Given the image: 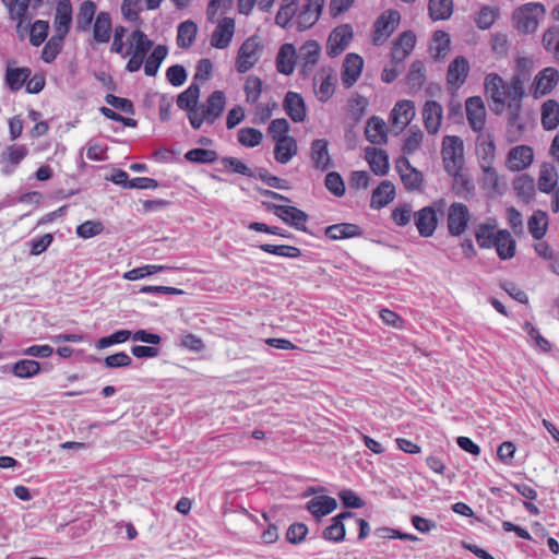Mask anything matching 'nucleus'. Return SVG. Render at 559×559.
Listing matches in <instances>:
<instances>
[{
	"label": "nucleus",
	"instance_id": "f257e3e1",
	"mask_svg": "<svg viewBox=\"0 0 559 559\" xmlns=\"http://www.w3.org/2000/svg\"><path fill=\"white\" fill-rule=\"evenodd\" d=\"M545 7L538 2H528L518 8L513 13V23L518 31L530 34L536 31L538 23L544 19Z\"/></svg>",
	"mask_w": 559,
	"mask_h": 559
},
{
	"label": "nucleus",
	"instance_id": "f03ea898",
	"mask_svg": "<svg viewBox=\"0 0 559 559\" xmlns=\"http://www.w3.org/2000/svg\"><path fill=\"white\" fill-rule=\"evenodd\" d=\"M441 157L445 171H457L464 164V144L460 136L445 135L442 140Z\"/></svg>",
	"mask_w": 559,
	"mask_h": 559
},
{
	"label": "nucleus",
	"instance_id": "7ed1b4c3",
	"mask_svg": "<svg viewBox=\"0 0 559 559\" xmlns=\"http://www.w3.org/2000/svg\"><path fill=\"white\" fill-rule=\"evenodd\" d=\"M262 46L257 37L247 38L239 47L236 58V70L246 73L252 69L260 59Z\"/></svg>",
	"mask_w": 559,
	"mask_h": 559
},
{
	"label": "nucleus",
	"instance_id": "20e7f679",
	"mask_svg": "<svg viewBox=\"0 0 559 559\" xmlns=\"http://www.w3.org/2000/svg\"><path fill=\"white\" fill-rule=\"evenodd\" d=\"M415 104L413 100H399L391 110L389 122L391 130L395 134H400L414 119Z\"/></svg>",
	"mask_w": 559,
	"mask_h": 559
},
{
	"label": "nucleus",
	"instance_id": "39448f33",
	"mask_svg": "<svg viewBox=\"0 0 559 559\" xmlns=\"http://www.w3.org/2000/svg\"><path fill=\"white\" fill-rule=\"evenodd\" d=\"M401 15L396 10L384 11L376 21L372 40L376 45H382L394 33L400 23Z\"/></svg>",
	"mask_w": 559,
	"mask_h": 559
},
{
	"label": "nucleus",
	"instance_id": "423d86ee",
	"mask_svg": "<svg viewBox=\"0 0 559 559\" xmlns=\"http://www.w3.org/2000/svg\"><path fill=\"white\" fill-rule=\"evenodd\" d=\"M267 207L269 210H272L274 214L287 225L304 233L308 231L305 224L308 221L309 216L302 210L296 206L280 204H269Z\"/></svg>",
	"mask_w": 559,
	"mask_h": 559
},
{
	"label": "nucleus",
	"instance_id": "0eeeda50",
	"mask_svg": "<svg viewBox=\"0 0 559 559\" xmlns=\"http://www.w3.org/2000/svg\"><path fill=\"white\" fill-rule=\"evenodd\" d=\"M325 0H306L302 4L298 3L297 29L305 31L312 27L322 13Z\"/></svg>",
	"mask_w": 559,
	"mask_h": 559
},
{
	"label": "nucleus",
	"instance_id": "6e6552de",
	"mask_svg": "<svg viewBox=\"0 0 559 559\" xmlns=\"http://www.w3.org/2000/svg\"><path fill=\"white\" fill-rule=\"evenodd\" d=\"M469 221L468 207L460 202H454L448 210V229L452 236H461L467 227Z\"/></svg>",
	"mask_w": 559,
	"mask_h": 559
},
{
	"label": "nucleus",
	"instance_id": "1a4fd4ad",
	"mask_svg": "<svg viewBox=\"0 0 559 559\" xmlns=\"http://www.w3.org/2000/svg\"><path fill=\"white\" fill-rule=\"evenodd\" d=\"M321 55V47L316 40H308L304 43L298 51H296V60L300 66V71L304 76H307L312 68L318 63Z\"/></svg>",
	"mask_w": 559,
	"mask_h": 559
},
{
	"label": "nucleus",
	"instance_id": "9d476101",
	"mask_svg": "<svg viewBox=\"0 0 559 559\" xmlns=\"http://www.w3.org/2000/svg\"><path fill=\"white\" fill-rule=\"evenodd\" d=\"M466 118L471 129L476 132H485L486 109L481 97H468L465 102Z\"/></svg>",
	"mask_w": 559,
	"mask_h": 559
},
{
	"label": "nucleus",
	"instance_id": "9b49d317",
	"mask_svg": "<svg viewBox=\"0 0 559 559\" xmlns=\"http://www.w3.org/2000/svg\"><path fill=\"white\" fill-rule=\"evenodd\" d=\"M353 38V28L348 24L335 27L330 34L326 43V53L330 57L341 55L349 45Z\"/></svg>",
	"mask_w": 559,
	"mask_h": 559
},
{
	"label": "nucleus",
	"instance_id": "f8f14e48",
	"mask_svg": "<svg viewBox=\"0 0 559 559\" xmlns=\"http://www.w3.org/2000/svg\"><path fill=\"white\" fill-rule=\"evenodd\" d=\"M534 160V151L530 145H518L512 147L506 159V166L511 171L527 169Z\"/></svg>",
	"mask_w": 559,
	"mask_h": 559
},
{
	"label": "nucleus",
	"instance_id": "ddd939ff",
	"mask_svg": "<svg viewBox=\"0 0 559 559\" xmlns=\"http://www.w3.org/2000/svg\"><path fill=\"white\" fill-rule=\"evenodd\" d=\"M313 90L317 98L325 103L334 94L335 75L331 68H322L313 78Z\"/></svg>",
	"mask_w": 559,
	"mask_h": 559
},
{
	"label": "nucleus",
	"instance_id": "4468645a",
	"mask_svg": "<svg viewBox=\"0 0 559 559\" xmlns=\"http://www.w3.org/2000/svg\"><path fill=\"white\" fill-rule=\"evenodd\" d=\"M416 44V36L412 31H405L392 43L391 62L395 66L404 64Z\"/></svg>",
	"mask_w": 559,
	"mask_h": 559
},
{
	"label": "nucleus",
	"instance_id": "2eb2a0df",
	"mask_svg": "<svg viewBox=\"0 0 559 559\" xmlns=\"http://www.w3.org/2000/svg\"><path fill=\"white\" fill-rule=\"evenodd\" d=\"M528 80L525 73H516L512 76L510 83H504V105L510 109L520 110V103L525 95L524 84Z\"/></svg>",
	"mask_w": 559,
	"mask_h": 559
},
{
	"label": "nucleus",
	"instance_id": "dca6fc26",
	"mask_svg": "<svg viewBox=\"0 0 559 559\" xmlns=\"http://www.w3.org/2000/svg\"><path fill=\"white\" fill-rule=\"evenodd\" d=\"M395 168L406 190H418L423 185V174L414 168L406 156H400Z\"/></svg>",
	"mask_w": 559,
	"mask_h": 559
},
{
	"label": "nucleus",
	"instance_id": "f3484780",
	"mask_svg": "<svg viewBox=\"0 0 559 559\" xmlns=\"http://www.w3.org/2000/svg\"><path fill=\"white\" fill-rule=\"evenodd\" d=\"M476 155L479 167L493 165L496 160V143L495 138L489 132L477 133L476 138Z\"/></svg>",
	"mask_w": 559,
	"mask_h": 559
},
{
	"label": "nucleus",
	"instance_id": "a211bd4d",
	"mask_svg": "<svg viewBox=\"0 0 559 559\" xmlns=\"http://www.w3.org/2000/svg\"><path fill=\"white\" fill-rule=\"evenodd\" d=\"M443 108L436 100H427L423 107V120L429 134H437L441 128Z\"/></svg>",
	"mask_w": 559,
	"mask_h": 559
},
{
	"label": "nucleus",
	"instance_id": "6ab92c4d",
	"mask_svg": "<svg viewBox=\"0 0 559 559\" xmlns=\"http://www.w3.org/2000/svg\"><path fill=\"white\" fill-rule=\"evenodd\" d=\"M414 222L421 237H430L437 228V213L432 206H425L414 213Z\"/></svg>",
	"mask_w": 559,
	"mask_h": 559
},
{
	"label": "nucleus",
	"instance_id": "aec40b11",
	"mask_svg": "<svg viewBox=\"0 0 559 559\" xmlns=\"http://www.w3.org/2000/svg\"><path fill=\"white\" fill-rule=\"evenodd\" d=\"M235 34V21L231 17L221 20L212 33L211 46L217 49L227 48Z\"/></svg>",
	"mask_w": 559,
	"mask_h": 559
},
{
	"label": "nucleus",
	"instance_id": "412c9836",
	"mask_svg": "<svg viewBox=\"0 0 559 559\" xmlns=\"http://www.w3.org/2000/svg\"><path fill=\"white\" fill-rule=\"evenodd\" d=\"M453 179L452 191L461 199H471L475 194V185L467 171L462 168L457 171H447Z\"/></svg>",
	"mask_w": 559,
	"mask_h": 559
},
{
	"label": "nucleus",
	"instance_id": "4be33fe9",
	"mask_svg": "<svg viewBox=\"0 0 559 559\" xmlns=\"http://www.w3.org/2000/svg\"><path fill=\"white\" fill-rule=\"evenodd\" d=\"M469 73V62L463 56H457L449 64L447 72V83L449 86L459 88L461 87Z\"/></svg>",
	"mask_w": 559,
	"mask_h": 559
},
{
	"label": "nucleus",
	"instance_id": "5701e85b",
	"mask_svg": "<svg viewBox=\"0 0 559 559\" xmlns=\"http://www.w3.org/2000/svg\"><path fill=\"white\" fill-rule=\"evenodd\" d=\"M283 108L287 116L294 121V122H302L306 119L307 116V108L304 100V97L301 94L297 92H287L284 100H283Z\"/></svg>",
	"mask_w": 559,
	"mask_h": 559
},
{
	"label": "nucleus",
	"instance_id": "b1692460",
	"mask_svg": "<svg viewBox=\"0 0 559 559\" xmlns=\"http://www.w3.org/2000/svg\"><path fill=\"white\" fill-rule=\"evenodd\" d=\"M364 60L359 55L348 53L345 57L342 70V83L345 87L353 86L359 79Z\"/></svg>",
	"mask_w": 559,
	"mask_h": 559
},
{
	"label": "nucleus",
	"instance_id": "393cba45",
	"mask_svg": "<svg viewBox=\"0 0 559 559\" xmlns=\"http://www.w3.org/2000/svg\"><path fill=\"white\" fill-rule=\"evenodd\" d=\"M154 41L141 29H134L129 37V48L126 55H132L144 60L152 50Z\"/></svg>",
	"mask_w": 559,
	"mask_h": 559
},
{
	"label": "nucleus",
	"instance_id": "a878e982",
	"mask_svg": "<svg viewBox=\"0 0 559 559\" xmlns=\"http://www.w3.org/2000/svg\"><path fill=\"white\" fill-rule=\"evenodd\" d=\"M329 143L324 139H317L312 141L310 147V157L314 168L322 171L328 170L332 167V159L329 154Z\"/></svg>",
	"mask_w": 559,
	"mask_h": 559
},
{
	"label": "nucleus",
	"instance_id": "bb28decb",
	"mask_svg": "<svg viewBox=\"0 0 559 559\" xmlns=\"http://www.w3.org/2000/svg\"><path fill=\"white\" fill-rule=\"evenodd\" d=\"M298 0H282L275 15V24L282 28H297Z\"/></svg>",
	"mask_w": 559,
	"mask_h": 559
},
{
	"label": "nucleus",
	"instance_id": "cd10ccee",
	"mask_svg": "<svg viewBox=\"0 0 559 559\" xmlns=\"http://www.w3.org/2000/svg\"><path fill=\"white\" fill-rule=\"evenodd\" d=\"M72 22V7L70 0H60L58 2L53 25L55 34L67 36Z\"/></svg>",
	"mask_w": 559,
	"mask_h": 559
},
{
	"label": "nucleus",
	"instance_id": "c85d7f7f",
	"mask_svg": "<svg viewBox=\"0 0 559 559\" xmlns=\"http://www.w3.org/2000/svg\"><path fill=\"white\" fill-rule=\"evenodd\" d=\"M365 135L372 144H385L388 142V127L385 121L380 117L372 116L367 121Z\"/></svg>",
	"mask_w": 559,
	"mask_h": 559
},
{
	"label": "nucleus",
	"instance_id": "c756f323",
	"mask_svg": "<svg viewBox=\"0 0 559 559\" xmlns=\"http://www.w3.org/2000/svg\"><path fill=\"white\" fill-rule=\"evenodd\" d=\"M337 508V502L330 496H317L306 503V509L320 521L321 518L332 513Z\"/></svg>",
	"mask_w": 559,
	"mask_h": 559
},
{
	"label": "nucleus",
	"instance_id": "7c9ffc66",
	"mask_svg": "<svg viewBox=\"0 0 559 559\" xmlns=\"http://www.w3.org/2000/svg\"><path fill=\"white\" fill-rule=\"evenodd\" d=\"M354 514L349 511H344L332 519V524L326 526L322 532V538L333 543H341L345 538V526L343 521L353 518Z\"/></svg>",
	"mask_w": 559,
	"mask_h": 559
},
{
	"label": "nucleus",
	"instance_id": "2f4dec72",
	"mask_svg": "<svg viewBox=\"0 0 559 559\" xmlns=\"http://www.w3.org/2000/svg\"><path fill=\"white\" fill-rule=\"evenodd\" d=\"M366 160L371 170L378 176H384L389 171V156L384 150L367 147L365 150Z\"/></svg>",
	"mask_w": 559,
	"mask_h": 559
},
{
	"label": "nucleus",
	"instance_id": "473e14b6",
	"mask_svg": "<svg viewBox=\"0 0 559 559\" xmlns=\"http://www.w3.org/2000/svg\"><path fill=\"white\" fill-rule=\"evenodd\" d=\"M559 72L551 67L542 70L534 80L535 94L546 95L548 94L558 83Z\"/></svg>",
	"mask_w": 559,
	"mask_h": 559
},
{
	"label": "nucleus",
	"instance_id": "72a5a7b5",
	"mask_svg": "<svg viewBox=\"0 0 559 559\" xmlns=\"http://www.w3.org/2000/svg\"><path fill=\"white\" fill-rule=\"evenodd\" d=\"M112 32L111 17L108 12H99L93 24V40L106 44L110 40Z\"/></svg>",
	"mask_w": 559,
	"mask_h": 559
},
{
	"label": "nucleus",
	"instance_id": "f704fd0d",
	"mask_svg": "<svg viewBox=\"0 0 559 559\" xmlns=\"http://www.w3.org/2000/svg\"><path fill=\"white\" fill-rule=\"evenodd\" d=\"M395 197V187L390 180H383L372 192L370 206L380 210L386 206Z\"/></svg>",
	"mask_w": 559,
	"mask_h": 559
},
{
	"label": "nucleus",
	"instance_id": "c9c22d12",
	"mask_svg": "<svg viewBox=\"0 0 559 559\" xmlns=\"http://www.w3.org/2000/svg\"><path fill=\"white\" fill-rule=\"evenodd\" d=\"M296 60V49L292 44H284L276 57V70L285 75L294 72Z\"/></svg>",
	"mask_w": 559,
	"mask_h": 559
},
{
	"label": "nucleus",
	"instance_id": "e433bc0d",
	"mask_svg": "<svg viewBox=\"0 0 559 559\" xmlns=\"http://www.w3.org/2000/svg\"><path fill=\"white\" fill-rule=\"evenodd\" d=\"M324 234L331 240L348 239L362 235L361 228L352 223H340L328 226Z\"/></svg>",
	"mask_w": 559,
	"mask_h": 559
},
{
	"label": "nucleus",
	"instance_id": "4c0bfd02",
	"mask_svg": "<svg viewBox=\"0 0 559 559\" xmlns=\"http://www.w3.org/2000/svg\"><path fill=\"white\" fill-rule=\"evenodd\" d=\"M297 142L293 136H286L275 141L274 157L280 164H287L297 154Z\"/></svg>",
	"mask_w": 559,
	"mask_h": 559
},
{
	"label": "nucleus",
	"instance_id": "58836bf2",
	"mask_svg": "<svg viewBox=\"0 0 559 559\" xmlns=\"http://www.w3.org/2000/svg\"><path fill=\"white\" fill-rule=\"evenodd\" d=\"M226 97L224 92L214 91L207 98L206 105L203 106L207 116V123L213 124L219 118L225 109Z\"/></svg>",
	"mask_w": 559,
	"mask_h": 559
},
{
	"label": "nucleus",
	"instance_id": "ea45409f",
	"mask_svg": "<svg viewBox=\"0 0 559 559\" xmlns=\"http://www.w3.org/2000/svg\"><path fill=\"white\" fill-rule=\"evenodd\" d=\"M515 240L507 229L497 231L495 248L502 260H508L515 254Z\"/></svg>",
	"mask_w": 559,
	"mask_h": 559
},
{
	"label": "nucleus",
	"instance_id": "a19ab883",
	"mask_svg": "<svg viewBox=\"0 0 559 559\" xmlns=\"http://www.w3.org/2000/svg\"><path fill=\"white\" fill-rule=\"evenodd\" d=\"M5 369L20 379H31L40 372V365L33 359H20L12 365H7Z\"/></svg>",
	"mask_w": 559,
	"mask_h": 559
},
{
	"label": "nucleus",
	"instance_id": "79ce46f5",
	"mask_svg": "<svg viewBox=\"0 0 559 559\" xmlns=\"http://www.w3.org/2000/svg\"><path fill=\"white\" fill-rule=\"evenodd\" d=\"M558 182L556 167L550 163H543L539 168L537 186L539 191L550 193Z\"/></svg>",
	"mask_w": 559,
	"mask_h": 559
},
{
	"label": "nucleus",
	"instance_id": "37998d69",
	"mask_svg": "<svg viewBox=\"0 0 559 559\" xmlns=\"http://www.w3.org/2000/svg\"><path fill=\"white\" fill-rule=\"evenodd\" d=\"M485 90L495 104L504 106V82L501 76L496 73L488 74L485 79Z\"/></svg>",
	"mask_w": 559,
	"mask_h": 559
},
{
	"label": "nucleus",
	"instance_id": "c03bdc74",
	"mask_svg": "<svg viewBox=\"0 0 559 559\" xmlns=\"http://www.w3.org/2000/svg\"><path fill=\"white\" fill-rule=\"evenodd\" d=\"M480 169L483 171L480 181L483 189L496 194H502L503 183L501 181V176L497 173L493 165L480 166Z\"/></svg>",
	"mask_w": 559,
	"mask_h": 559
},
{
	"label": "nucleus",
	"instance_id": "a18cd8bd",
	"mask_svg": "<svg viewBox=\"0 0 559 559\" xmlns=\"http://www.w3.org/2000/svg\"><path fill=\"white\" fill-rule=\"evenodd\" d=\"M31 76V69L23 67V68H12L10 64H8L5 70V83L8 87L12 92H16L21 90V87L26 83V81Z\"/></svg>",
	"mask_w": 559,
	"mask_h": 559
},
{
	"label": "nucleus",
	"instance_id": "49530a36",
	"mask_svg": "<svg viewBox=\"0 0 559 559\" xmlns=\"http://www.w3.org/2000/svg\"><path fill=\"white\" fill-rule=\"evenodd\" d=\"M167 55L168 48L165 45H157L146 59H144V73L147 76H155Z\"/></svg>",
	"mask_w": 559,
	"mask_h": 559
},
{
	"label": "nucleus",
	"instance_id": "de8ad7c7",
	"mask_svg": "<svg viewBox=\"0 0 559 559\" xmlns=\"http://www.w3.org/2000/svg\"><path fill=\"white\" fill-rule=\"evenodd\" d=\"M95 12L96 4L93 1L86 0L81 3L75 17V27L79 32H86L90 29Z\"/></svg>",
	"mask_w": 559,
	"mask_h": 559
},
{
	"label": "nucleus",
	"instance_id": "09e8293b",
	"mask_svg": "<svg viewBox=\"0 0 559 559\" xmlns=\"http://www.w3.org/2000/svg\"><path fill=\"white\" fill-rule=\"evenodd\" d=\"M542 124L546 130H554L559 124V104L549 99L542 106Z\"/></svg>",
	"mask_w": 559,
	"mask_h": 559
},
{
	"label": "nucleus",
	"instance_id": "8fccbe9b",
	"mask_svg": "<svg viewBox=\"0 0 559 559\" xmlns=\"http://www.w3.org/2000/svg\"><path fill=\"white\" fill-rule=\"evenodd\" d=\"M423 140H424L423 131L418 128V126H412L408 129V131L403 140V145H402V152L404 154L403 156L412 155L415 152H417L421 147Z\"/></svg>",
	"mask_w": 559,
	"mask_h": 559
},
{
	"label": "nucleus",
	"instance_id": "3c124183",
	"mask_svg": "<svg viewBox=\"0 0 559 559\" xmlns=\"http://www.w3.org/2000/svg\"><path fill=\"white\" fill-rule=\"evenodd\" d=\"M198 33L197 24L193 21H185L179 24L177 32V45L180 48H189L194 43Z\"/></svg>",
	"mask_w": 559,
	"mask_h": 559
},
{
	"label": "nucleus",
	"instance_id": "603ef678",
	"mask_svg": "<svg viewBox=\"0 0 559 559\" xmlns=\"http://www.w3.org/2000/svg\"><path fill=\"white\" fill-rule=\"evenodd\" d=\"M513 189L519 198L530 202L535 195L534 179L528 175H521L514 179Z\"/></svg>",
	"mask_w": 559,
	"mask_h": 559
},
{
	"label": "nucleus",
	"instance_id": "864d4df0",
	"mask_svg": "<svg viewBox=\"0 0 559 559\" xmlns=\"http://www.w3.org/2000/svg\"><path fill=\"white\" fill-rule=\"evenodd\" d=\"M200 97V86L197 82L189 85L187 90L181 92L177 97V106L182 110H190L197 107Z\"/></svg>",
	"mask_w": 559,
	"mask_h": 559
},
{
	"label": "nucleus",
	"instance_id": "5fc2aeb1",
	"mask_svg": "<svg viewBox=\"0 0 559 559\" xmlns=\"http://www.w3.org/2000/svg\"><path fill=\"white\" fill-rule=\"evenodd\" d=\"M29 0H12L7 7L9 17L16 22V28L20 29L27 20Z\"/></svg>",
	"mask_w": 559,
	"mask_h": 559
},
{
	"label": "nucleus",
	"instance_id": "6e6d98bb",
	"mask_svg": "<svg viewBox=\"0 0 559 559\" xmlns=\"http://www.w3.org/2000/svg\"><path fill=\"white\" fill-rule=\"evenodd\" d=\"M429 15L433 21L447 20L453 12L452 0H429Z\"/></svg>",
	"mask_w": 559,
	"mask_h": 559
},
{
	"label": "nucleus",
	"instance_id": "4d7b16f0",
	"mask_svg": "<svg viewBox=\"0 0 559 559\" xmlns=\"http://www.w3.org/2000/svg\"><path fill=\"white\" fill-rule=\"evenodd\" d=\"M528 231L534 239H542L547 231V216L542 211H536L528 219Z\"/></svg>",
	"mask_w": 559,
	"mask_h": 559
},
{
	"label": "nucleus",
	"instance_id": "13d9d810",
	"mask_svg": "<svg viewBox=\"0 0 559 559\" xmlns=\"http://www.w3.org/2000/svg\"><path fill=\"white\" fill-rule=\"evenodd\" d=\"M64 41V36L61 35H52L50 39L46 43L41 51V59L46 63L52 62L57 56L61 52L62 46Z\"/></svg>",
	"mask_w": 559,
	"mask_h": 559
},
{
	"label": "nucleus",
	"instance_id": "bf43d9fd",
	"mask_svg": "<svg viewBox=\"0 0 559 559\" xmlns=\"http://www.w3.org/2000/svg\"><path fill=\"white\" fill-rule=\"evenodd\" d=\"M263 82L257 75H249L246 79L243 91L248 104H257L262 94Z\"/></svg>",
	"mask_w": 559,
	"mask_h": 559
},
{
	"label": "nucleus",
	"instance_id": "052dcab7",
	"mask_svg": "<svg viewBox=\"0 0 559 559\" xmlns=\"http://www.w3.org/2000/svg\"><path fill=\"white\" fill-rule=\"evenodd\" d=\"M262 251L277 257L296 259L301 255V250L294 246L288 245H270L263 243L259 247Z\"/></svg>",
	"mask_w": 559,
	"mask_h": 559
},
{
	"label": "nucleus",
	"instance_id": "680f3d73",
	"mask_svg": "<svg viewBox=\"0 0 559 559\" xmlns=\"http://www.w3.org/2000/svg\"><path fill=\"white\" fill-rule=\"evenodd\" d=\"M495 228L488 224H479L475 230V238L480 248L490 249L496 243Z\"/></svg>",
	"mask_w": 559,
	"mask_h": 559
},
{
	"label": "nucleus",
	"instance_id": "e2e57ef3",
	"mask_svg": "<svg viewBox=\"0 0 559 559\" xmlns=\"http://www.w3.org/2000/svg\"><path fill=\"white\" fill-rule=\"evenodd\" d=\"M542 43L545 50L552 53L555 60L559 63V26L549 27L544 33Z\"/></svg>",
	"mask_w": 559,
	"mask_h": 559
},
{
	"label": "nucleus",
	"instance_id": "0e129e2a",
	"mask_svg": "<svg viewBox=\"0 0 559 559\" xmlns=\"http://www.w3.org/2000/svg\"><path fill=\"white\" fill-rule=\"evenodd\" d=\"M165 270H170V267L166 265L146 264L126 272L122 277L127 281H138Z\"/></svg>",
	"mask_w": 559,
	"mask_h": 559
},
{
	"label": "nucleus",
	"instance_id": "69168bd1",
	"mask_svg": "<svg viewBox=\"0 0 559 559\" xmlns=\"http://www.w3.org/2000/svg\"><path fill=\"white\" fill-rule=\"evenodd\" d=\"M188 162L197 164H212L218 159L216 151L207 148H192L185 154Z\"/></svg>",
	"mask_w": 559,
	"mask_h": 559
},
{
	"label": "nucleus",
	"instance_id": "338daca9",
	"mask_svg": "<svg viewBox=\"0 0 559 559\" xmlns=\"http://www.w3.org/2000/svg\"><path fill=\"white\" fill-rule=\"evenodd\" d=\"M238 141L241 145L247 147H255L261 144L263 134L260 130L254 128H241L237 134Z\"/></svg>",
	"mask_w": 559,
	"mask_h": 559
},
{
	"label": "nucleus",
	"instance_id": "774afa93",
	"mask_svg": "<svg viewBox=\"0 0 559 559\" xmlns=\"http://www.w3.org/2000/svg\"><path fill=\"white\" fill-rule=\"evenodd\" d=\"M523 130L524 126L520 120L519 110L512 109V112L508 119L507 141L509 143L519 141Z\"/></svg>",
	"mask_w": 559,
	"mask_h": 559
}]
</instances>
